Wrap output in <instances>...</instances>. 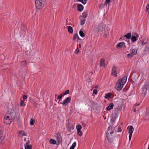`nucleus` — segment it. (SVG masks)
Here are the masks:
<instances>
[{"mask_svg":"<svg viewBox=\"0 0 149 149\" xmlns=\"http://www.w3.org/2000/svg\"><path fill=\"white\" fill-rule=\"evenodd\" d=\"M81 126L80 125H79L76 126V128L77 130H80L81 129Z\"/></svg>","mask_w":149,"mask_h":149,"instance_id":"34","label":"nucleus"},{"mask_svg":"<svg viewBox=\"0 0 149 149\" xmlns=\"http://www.w3.org/2000/svg\"><path fill=\"white\" fill-rule=\"evenodd\" d=\"M1 143V142L0 141V143Z\"/></svg>","mask_w":149,"mask_h":149,"instance_id":"62","label":"nucleus"},{"mask_svg":"<svg viewBox=\"0 0 149 149\" xmlns=\"http://www.w3.org/2000/svg\"><path fill=\"white\" fill-rule=\"evenodd\" d=\"M113 104L111 103L109 105L106 107V109L107 111H110L111 109H113Z\"/></svg>","mask_w":149,"mask_h":149,"instance_id":"14","label":"nucleus"},{"mask_svg":"<svg viewBox=\"0 0 149 149\" xmlns=\"http://www.w3.org/2000/svg\"><path fill=\"white\" fill-rule=\"evenodd\" d=\"M110 2V0H106L105 2V5H107Z\"/></svg>","mask_w":149,"mask_h":149,"instance_id":"43","label":"nucleus"},{"mask_svg":"<svg viewBox=\"0 0 149 149\" xmlns=\"http://www.w3.org/2000/svg\"><path fill=\"white\" fill-rule=\"evenodd\" d=\"M136 107H134V112H135L136 111Z\"/></svg>","mask_w":149,"mask_h":149,"instance_id":"52","label":"nucleus"},{"mask_svg":"<svg viewBox=\"0 0 149 149\" xmlns=\"http://www.w3.org/2000/svg\"><path fill=\"white\" fill-rule=\"evenodd\" d=\"M22 65L24 67L26 65V61H23L21 62Z\"/></svg>","mask_w":149,"mask_h":149,"instance_id":"36","label":"nucleus"},{"mask_svg":"<svg viewBox=\"0 0 149 149\" xmlns=\"http://www.w3.org/2000/svg\"><path fill=\"white\" fill-rule=\"evenodd\" d=\"M118 109H114V114H115L116 116H118L117 114L118 113Z\"/></svg>","mask_w":149,"mask_h":149,"instance_id":"33","label":"nucleus"},{"mask_svg":"<svg viewBox=\"0 0 149 149\" xmlns=\"http://www.w3.org/2000/svg\"><path fill=\"white\" fill-rule=\"evenodd\" d=\"M148 84L144 85L142 87L141 89L142 93L145 96L147 92L148 87Z\"/></svg>","mask_w":149,"mask_h":149,"instance_id":"6","label":"nucleus"},{"mask_svg":"<svg viewBox=\"0 0 149 149\" xmlns=\"http://www.w3.org/2000/svg\"><path fill=\"white\" fill-rule=\"evenodd\" d=\"M77 131V134L80 136H81L82 135V132L80 130H78Z\"/></svg>","mask_w":149,"mask_h":149,"instance_id":"38","label":"nucleus"},{"mask_svg":"<svg viewBox=\"0 0 149 149\" xmlns=\"http://www.w3.org/2000/svg\"><path fill=\"white\" fill-rule=\"evenodd\" d=\"M149 50L148 47H146L145 48L144 52H147Z\"/></svg>","mask_w":149,"mask_h":149,"instance_id":"42","label":"nucleus"},{"mask_svg":"<svg viewBox=\"0 0 149 149\" xmlns=\"http://www.w3.org/2000/svg\"><path fill=\"white\" fill-rule=\"evenodd\" d=\"M57 139L59 141H60V139L61 138H60V136L58 135L57 136Z\"/></svg>","mask_w":149,"mask_h":149,"instance_id":"50","label":"nucleus"},{"mask_svg":"<svg viewBox=\"0 0 149 149\" xmlns=\"http://www.w3.org/2000/svg\"><path fill=\"white\" fill-rule=\"evenodd\" d=\"M137 49H134L132 50V53L134 55H136L137 53Z\"/></svg>","mask_w":149,"mask_h":149,"instance_id":"24","label":"nucleus"},{"mask_svg":"<svg viewBox=\"0 0 149 149\" xmlns=\"http://www.w3.org/2000/svg\"><path fill=\"white\" fill-rule=\"evenodd\" d=\"M35 123V120L33 118H31V119L30 124L31 125H33Z\"/></svg>","mask_w":149,"mask_h":149,"instance_id":"30","label":"nucleus"},{"mask_svg":"<svg viewBox=\"0 0 149 149\" xmlns=\"http://www.w3.org/2000/svg\"><path fill=\"white\" fill-rule=\"evenodd\" d=\"M13 120H11V118L6 115H5L3 120V123L7 124H10Z\"/></svg>","mask_w":149,"mask_h":149,"instance_id":"4","label":"nucleus"},{"mask_svg":"<svg viewBox=\"0 0 149 149\" xmlns=\"http://www.w3.org/2000/svg\"><path fill=\"white\" fill-rule=\"evenodd\" d=\"M139 104H135L134 107H136L137 106H139Z\"/></svg>","mask_w":149,"mask_h":149,"instance_id":"56","label":"nucleus"},{"mask_svg":"<svg viewBox=\"0 0 149 149\" xmlns=\"http://www.w3.org/2000/svg\"><path fill=\"white\" fill-rule=\"evenodd\" d=\"M127 129H129L128 133L129 134V140L130 141L131 140V137L132 136V134L134 130V128L132 126H130L127 127Z\"/></svg>","mask_w":149,"mask_h":149,"instance_id":"3","label":"nucleus"},{"mask_svg":"<svg viewBox=\"0 0 149 149\" xmlns=\"http://www.w3.org/2000/svg\"><path fill=\"white\" fill-rule=\"evenodd\" d=\"M68 29V31L70 33H73V30L72 28L70 26H68L67 27Z\"/></svg>","mask_w":149,"mask_h":149,"instance_id":"22","label":"nucleus"},{"mask_svg":"<svg viewBox=\"0 0 149 149\" xmlns=\"http://www.w3.org/2000/svg\"><path fill=\"white\" fill-rule=\"evenodd\" d=\"M105 60L104 58H102L101 59L100 62V66H103L104 67L105 66Z\"/></svg>","mask_w":149,"mask_h":149,"instance_id":"16","label":"nucleus"},{"mask_svg":"<svg viewBox=\"0 0 149 149\" xmlns=\"http://www.w3.org/2000/svg\"><path fill=\"white\" fill-rule=\"evenodd\" d=\"M76 145V142H74L72 146L70 148V149H74V148L75 147Z\"/></svg>","mask_w":149,"mask_h":149,"instance_id":"27","label":"nucleus"},{"mask_svg":"<svg viewBox=\"0 0 149 149\" xmlns=\"http://www.w3.org/2000/svg\"><path fill=\"white\" fill-rule=\"evenodd\" d=\"M132 35L131 33H128L126 35H125L124 36V37L125 38H127V39H130V38L131 37Z\"/></svg>","mask_w":149,"mask_h":149,"instance_id":"25","label":"nucleus"},{"mask_svg":"<svg viewBox=\"0 0 149 149\" xmlns=\"http://www.w3.org/2000/svg\"><path fill=\"white\" fill-rule=\"evenodd\" d=\"M117 67L115 66H113L111 74L114 76L115 77L117 76V74L116 73Z\"/></svg>","mask_w":149,"mask_h":149,"instance_id":"11","label":"nucleus"},{"mask_svg":"<svg viewBox=\"0 0 149 149\" xmlns=\"http://www.w3.org/2000/svg\"><path fill=\"white\" fill-rule=\"evenodd\" d=\"M111 95V93H108L104 96V98L106 99H109L110 98Z\"/></svg>","mask_w":149,"mask_h":149,"instance_id":"23","label":"nucleus"},{"mask_svg":"<svg viewBox=\"0 0 149 149\" xmlns=\"http://www.w3.org/2000/svg\"><path fill=\"white\" fill-rule=\"evenodd\" d=\"M123 87V86L122 85V84H121L119 81H117L115 86L116 90L120 91L121 90Z\"/></svg>","mask_w":149,"mask_h":149,"instance_id":"7","label":"nucleus"},{"mask_svg":"<svg viewBox=\"0 0 149 149\" xmlns=\"http://www.w3.org/2000/svg\"><path fill=\"white\" fill-rule=\"evenodd\" d=\"M122 130L120 128H118V132H121Z\"/></svg>","mask_w":149,"mask_h":149,"instance_id":"49","label":"nucleus"},{"mask_svg":"<svg viewBox=\"0 0 149 149\" xmlns=\"http://www.w3.org/2000/svg\"><path fill=\"white\" fill-rule=\"evenodd\" d=\"M146 11L149 14V3H148L146 6Z\"/></svg>","mask_w":149,"mask_h":149,"instance_id":"28","label":"nucleus"},{"mask_svg":"<svg viewBox=\"0 0 149 149\" xmlns=\"http://www.w3.org/2000/svg\"><path fill=\"white\" fill-rule=\"evenodd\" d=\"M78 35L77 33H76L74 34L73 36V39L74 40H75L76 39V38L78 36Z\"/></svg>","mask_w":149,"mask_h":149,"instance_id":"32","label":"nucleus"},{"mask_svg":"<svg viewBox=\"0 0 149 149\" xmlns=\"http://www.w3.org/2000/svg\"><path fill=\"white\" fill-rule=\"evenodd\" d=\"M78 1L81 2L83 4H85L87 0H77Z\"/></svg>","mask_w":149,"mask_h":149,"instance_id":"35","label":"nucleus"},{"mask_svg":"<svg viewBox=\"0 0 149 149\" xmlns=\"http://www.w3.org/2000/svg\"><path fill=\"white\" fill-rule=\"evenodd\" d=\"M69 90H67L63 93V95H67L69 93Z\"/></svg>","mask_w":149,"mask_h":149,"instance_id":"39","label":"nucleus"},{"mask_svg":"<svg viewBox=\"0 0 149 149\" xmlns=\"http://www.w3.org/2000/svg\"><path fill=\"white\" fill-rule=\"evenodd\" d=\"M134 55L132 53L128 54L127 55V56L128 58H130L132 57Z\"/></svg>","mask_w":149,"mask_h":149,"instance_id":"37","label":"nucleus"},{"mask_svg":"<svg viewBox=\"0 0 149 149\" xmlns=\"http://www.w3.org/2000/svg\"><path fill=\"white\" fill-rule=\"evenodd\" d=\"M104 26L102 24H99L97 27L98 31H100L102 32V31H103V29H104Z\"/></svg>","mask_w":149,"mask_h":149,"instance_id":"13","label":"nucleus"},{"mask_svg":"<svg viewBox=\"0 0 149 149\" xmlns=\"http://www.w3.org/2000/svg\"><path fill=\"white\" fill-rule=\"evenodd\" d=\"M124 48H125L126 47V46L125 45V44H124Z\"/></svg>","mask_w":149,"mask_h":149,"instance_id":"60","label":"nucleus"},{"mask_svg":"<svg viewBox=\"0 0 149 149\" xmlns=\"http://www.w3.org/2000/svg\"><path fill=\"white\" fill-rule=\"evenodd\" d=\"M106 136L108 141L109 143L113 141L114 136L113 135V134H107L106 135Z\"/></svg>","mask_w":149,"mask_h":149,"instance_id":"8","label":"nucleus"},{"mask_svg":"<svg viewBox=\"0 0 149 149\" xmlns=\"http://www.w3.org/2000/svg\"><path fill=\"white\" fill-rule=\"evenodd\" d=\"M133 35H135V36H132L131 38V40L132 41L134 42L136 41L137 40V38H138L139 37V34L137 33H134V35L133 34Z\"/></svg>","mask_w":149,"mask_h":149,"instance_id":"9","label":"nucleus"},{"mask_svg":"<svg viewBox=\"0 0 149 149\" xmlns=\"http://www.w3.org/2000/svg\"><path fill=\"white\" fill-rule=\"evenodd\" d=\"M22 149H23V148H22Z\"/></svg>","mask_w":149,"mask_h":149,"instance_id":"63","label":"nucleus"},{"mask_svg":"<svg viewBox=\"0 0 149 149\" xmlns=\"http://www.w3.org/2000/svg\"><path fill=\"white\" fill-rule=\"evenodd\" d=\"M27 97V96L26 95H24L23 96V98L24 100L26 99Z\"/></svg>","mask_w":149,"mask_h":149,"instance_id":"47","label":"nucleus"},{"mask_svg":"<svg viewBox=\"0 0 149 149\" xmlns=\"http://www.w3.org/2000/svg\"><path fill=\"white\" fill-rule=\"evenodd\" d=\"M31 51L30 50L29 51L27 50L25 52L26 55L27 56H30Z\"/></svg>","mask_w":149,"mask_h":149,"instance_id":"29","label":"nucleus"},{"mask_svg":"<svg viewBox=\"0 0 149 149\" xmlns=\"http://www.w3.org/2000/svg\"><path fill=\"white\" fill-rule=\"evenodd\" d=\"M5 115L10 118L11 120H14L16 116L15 112L14 109L8 111Z\"/></svg>","mask_w":149,"mask_h":149,"instance_id":"2","label":"nucleus"},{"mask_svg":"<svg viewBox=\"0 0 149 149\" xmlns=\"http://www.w3.org/2000/svg\"><path fill=\"white\" fill-rule=\"evenodd\" d=\"M80 19L81 20L80 25H83L84 24L86 21L85 18H83V17H80Z\"/></svg>","mask_w":149,"mask_h":149,"instance_id":"17","label":"nucleus"},{"mask_svg":"<svg viewBox=\"0 0 149 149\" xmlns=\"http://www.w3.org/2000/svg\"><path fill=\"white\" fill-rule=\"evenodd\" d=\"M98 87V86H97V85H95V88H97Z\"/></svg>","mask_w":149,"mask_h":149,"instance_id":"59","label":"nucleus"},{"mask_svg":"<svg viewBox=\"0 0 149 149\" xmlns=\"http://www.w3.org/2000/svg\"><path fill=\"white\" fill-rule=\"evenodd\" d=\"M77 40H78V41L79 40L80 41H81V39L79 38V37L78 36V37H77Z\"/></svg>","mask_w":149,"mask_h":149,"instance_id":"53","label":"nucleus"},{"mask_svg":"<svg viewBox=\"0 0 149 149\" xmlns=\"http://www.w3.org/2000/svg\"><path fill=\"white\" fill-rule=\"evenodd\" d=\"M146 42H142V44L143 45H144L146 44Z\"/></svg>","mask_w":149,"mask_h":149,"instance_id":"54","label":"nucleus"},{"mask_svg":"<svg viewBox=\"0 0 149 149\" xmlns=\"http://www.w3.org/2000/svg\"><path fill=\"white\" fill-rule=\"evenodd\" d=\"M71 97H66L62 103H61V104H62L63 106H66L71 101Z\"/></svg>","mask_w":149,"mask_h":149,"instance_id":"5","label":"nucleus"},{"mask_svg":"<svg viewBox=\"0 0 149 149\" xmlns=\"http://www.w3.org/2000/svg\"><path fill=\"white\" fill-rule=\"evenodd\" d=\"M122 108L121 106H120L119 105H118L117 108L116 109H118V111H120L121 109Z\"/></svg>","mask_w":149,"mask_h":149,"instance_id":"44","label":"nucleus"},{"mask_svg":"<svg viewBox=\"0 0 149 149\" xmlns=\"http://www.w3.org/2000/svg\"><path fill=\"white\" fill-rule=\"evenodd\" d=\"M88 13L87 11H84L82 14V16H80V17H83V18H86L87 17Z\"/></svg>","mask_w":149,"mask_h":149,"instance_id":"21","label":"nucleus"},{"mask_svg":"<svg viewBox=\"0 0 149 149\" xmlns=\"http://www.w3.org/2000/svg\"><path fill=\"white\" fill-rule=\"evenodd\" d=\"M114 128H112L111 126H109L107 131V134H113L114 133Z\"/></svg>","mask_w":149,"mask_h":149,"instance_id":"12","label":"nucleus"},{"mask_svg":"<svg viewBox=\"0 0 149 149\" xmlns=\"http://www.w3.org/2000/svg\"><path fill=\"white\" fill-rule=\"evenodd\" d=\"M62 96H63V95L62 94H61V95H59L57 97V99L58 100L61 99V98H62Z\"/></svg>","mask_w":149,"mask_h":149,"instance_id":"41","label":"nucleus"},{"mask_svg":"<svg viewBox=\"0 0 149 149\" xmlns=\"http://www.w3.org/2000/svg\"><path fill=\"white\" fill-rule=\"evenodd\" d=\"M25 149H31V146L29 144L28 142L24 144Z\"/></svg>","mask_w":149,"mask_h":149,"instance_id":"15","label":"nucleus"},{"mask_svg":"<svg viewBox=\"0 0 149 149\" xmlns=\"http://www.w3.org/2000/svg\"><path fill=\"white\" fill-rule=\"evenodd\" d=\"M80 35L82 37H84L85 36V34L84 33L81 31H80L79 32Z\"/></svg>","mask_w":149,"mask_h":149,"instance_id":"31","label":"nucleus"},{"mask_svg":"<svg viewBox=\"0 0 149 149\" xmlns=\"http://www.w3.org/2000/svg\"><path fill=\"white\" fill-rule=\"evenodd\" d=\"M24 102V100H22V101H21V102H20V106H23V104Z\"/></svg>","mask_w":149,"mask_h":149,"instance_id":"46","label":"nucleus"},{"mask_svg":"<svg viewBox=\"0 0 149 149\" xmlns=\"http://www.w3.org/2000/svg\"><path fill=\"white\" fill-rule=\"evenodd\" d=\"M145 120H149V110L146 111V115L145 116Z\"/></svg>","mask_w":149,"mask_h":149,"instance_id":"18","label":"nucleus"},{"mask_svg":"<svg viewBox=\"0 0 149 149\" xmlns=\"http://www.w3.org/2000/svg\"><path fill=\"white\" fill-rule=\"evenodd\" d=\"M127 78V77L126 76H125L121 79L118 80V81H119L120 83H121V84H122V85L123 86L124 84L126 81Z\"/></svg>","mask_w":149,"mask_h":149,"instance_id":"10","label":"nucleus"},{"mask_svg":"<svg viewBox=\"0 0 149 149\" xmlns=\"http://www.w3.org/2000/svg\"><path fill=\"white\" fill-rule=\"evenodd\" d=\"M46 0H35L36 8L38 9L42 8L44 6Z\"/></svg>","mask_w":149,"mask_h":149,"instance_id":"1","label":"nucleus"},{"mask_svg":"<svg viewBox=\"0 0 149 149\" xmlns=\"http://www.w3.org/2000/svg\"><path fill=\"white\" fill-rule=\"evenodd\" d=\"M79 52V49H76L75 50V53L76 54H78Z\"/></svg>","mask_w":149,"mask_h":149,"instance_id":"48","label":"nucleus"},{"mask_svg":"<svg viewBox=\"0 0 149 149\" xmlns=\"http://www.w3.org/2000/svg\"><path fill=\"white\" fill-rule=\"evenodd\" d=\"M125 43L124 42H120L118 43L116 45V47L118 48H121L124 45Z\"/></svg>","mask_w":149,"mask_h":149,"instance_id":"19","label":"nucleus"},{"mask_svg":"<svg viewBox=\"0 0 149 149\" xmlns=\"http://www.w3.org/2000/svg\"><path fill=\"white\" fill-rule=\"evenodd\" d=\"M107 33H108V32H107L106 33H105L104 35V37H106L107 36V34H108Z\"/></svg>","mask_w":149,"mask_h":149,"instance_id":"51","label":"nucleus"},{"mask_svg":"<svg viewBox=\"0 0 149 149\" xmlns=\"http://www.w3.org/2000/svg\"><path fill=\"white\" fill-rule=\"evenodd\" d=\"M77 8L78 10L80 12H81L83 10L84 7L83 5L79 4L78 5Z\"/></svg>","mask_w":149,"mask_h":149,"instance_id":"20","label":"nucleus"},{"mask_svg":"<svg viewBox=\"0 0 149 149\" xmlns=\"http://www.w3.org/2000/svg\"><path fill=\"white\" fill-rule=\"evenodd\" d=\"M23 136H25L26 135V134L25 133H23L22 134Z\"/></svg>","mask_w":149,"mask_h":149,"instance_id":"58","label":"nucleus"},{"mask_svg":"<svg viewBox=\"0 0 149 149\" xmlns=\"http://www.w3.org/2000/svg\"><path fill=\"white\" fill-rule=\"evenodd\" d=\"M93 93L94 95H96L97 93V91L96 89H94L93 91Z\"/></svg>","mask_w":149,"mask_h":149,"instance_id":"45","label":"nucleus"},{"mask_svg":"<svg viewBox=\"0 0 149 149\" xmlns=\"http://www.w3.org/2000/svg\"><path fill=\"white\" fill-rule=\"evenodd\" d=\"M116 117L115 116L114 117H113L111 119V120L113 122H114L115 121V120H116Z\"/></svg>","mask_w":149,"mask_h":149,"instance_id":"40","label":"nucleus"},{"mask_svg":"<svg viewBox=\"0 0 149 149\" xmlns=\"http://www.w3.org/2000/svg\"><path fill=\"white\" fill-rule=\"evenodd\" d=\"M49 142L51 144H55L56 143V141L54 139H51L49 140Z\"/></svg>","mask_w":149,"mask_h":149,"instance_id":"26","label":"nucleus"},{"mask_svg":"<svg viewBox=\"0 0 149 149\" xmlns=\"http://www.w3.org/2000/svg\"><path fill=\"white\" fill-rule=\"evenodd\" d=\"M68 20L66 19V24H68V25H70V24H68Z\"/></svg>","mask_w":149,"mask_h":149,"instance_id":"57","label":"nucleus"},{"mask_svg":"<svg viewBox=\"0 0 149 149\" xmlns=\"http://www.w3.org/2000/svg\"><path fill=\"white\" fill-rule=\"evenodd\" d=\"M23 132L22 131H19L18 133L19 134H22V133Z\"/></svg>","mask_w":149,"mask_h":149,"instance_id":"55","label":"nucleus"},{"mask_svg":"<svg viewBox=\"0 0 149 149\" xmlns=\"http://www.w3.org/2000/svg\"><path fill=\"white\" fill-rule=\"evenodd\" d=\"M148 149H149V147H148Z\"/></svg>","mask_w":149,"mask_h":149,"instance_id":"61","label":"nucleus"}]
</instances>
